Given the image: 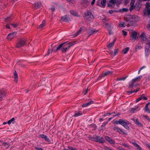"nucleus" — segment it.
I'll return each mask as SVG.
<instances>
[{"label": "nucleus", "mask_w": 150, "mask_h": 150, "mask_svg": "<svg viewBox=\"0 0 150 150\" xmlns=\"http://www.w3.org/2000/svg\"><path fill=\"white\" fill-rule=\"evenodd\" d=\"M75 44V42H71L68 43L67 42L61 43L57 47L56 50L49 48L45 56L48 55L53 52H57L61 50L62 53L66 52L71 47Z\"/></svg>", "instance_id": "obj_1"}, {"label": "nucleus", "mask_w": 150, "mask_h": 150, "mask_svg": "<svg viewBox=\"0 0 150 150\" xmlns=\"http://www.w3.org/2000/svg\"><path fill=\"white\" fill-rule=\"evenodd\" d=\"M140 19L139 17L135 15H128L126 17V21L129 26L133 25L134 23L139 21Z\"/></svg>", "instance_id": "obj_2"}, {"label": "nucleus", "mask_w": 150, "mask_h": 150, "mask_svg": "<svg viewBox=\"0 0 150 150\" xmlns=\"http://www.w3.org/2000/svg\"><path fill=\"white\" fill-rule=\"evenodd\" d=\"M116 124H120L123 126L125 129L129 130V127L128 126V125L129 124V122L126 120L120 119L118 121H117L116 122Z\"/></svg>", "instance_id": "obj_3"}, {"label": "nucleus", "mask_w": 150, "mask_h": 150, "mask_svg": "<svg viewBox=\"0 0 150 150\" xmlns=\"http://www.w3.org/2000/svg\"><path fill=\"white\" fill-rule=\"evenodd\" d=\"M84 17L88 21L94 18V16L92 13L90 11H87L84 13Z\"/></svg>", "instance_id": "obj_4"}, {"label": "nucleus", "mask_w": 150, "mask_h": 150, "mask_svg": "<svg viewBox=\"0 0 150 150\" xmlns=\"http://www.w3.org/2000/svg\"><path fill=\"white\" fill-rule=\"evenodd\" d=\"M26 40L25 39H20L17 43L16 47L18 48H21L26 44Z\"/></svg>", "instance_id": "obj_5"}, {"label": "nucleus", "mask_w": 150, "mask_h": 150, "mask_svg": "<svg viewBox=\"0 0 150 150\" xmlns=\"http://www.w3.org/2000/svg\"><path fill=\"white\" fill-rule=\"evenodd\" d=\"M93 140L96 142H99L102 144L103 143L105 142L104 138L97 135L93 136Z\"/></svg>", "instance_id": "obj_6"}, {"label": "nucleus", "mask_w": 150, "mask_h": 150, "mask_svg": "<svg viewBox=\"0 0 150 150\" xmlns=\"http://www.w3.org/2000/svg\"><path fill=\"white\" fill-rule=\"evenodd\" d=\"M116 3V0H110L107 3V4L108 6L110 8H112L114 7Z\"/></svg>", "instance_id": "obj_7"}, {"label": "nucleus", "mask_w": 150, "mask_h": 150, "mask_svg": "<svg viewBox=\"0 0 150 150\" xmlns=\"http://www.w3.org/2000/svg\"><path fill=\"white\" fill-rule=\"evenodd\" d=\"M146 45L145 47V53L146 56L147 57L148 55V52L149 49L150 48V43L148 41H147Z\"/></svg>", "instance_id": "obj_8"}, {"label": "nucleus", "mask_w": 150, "mask_h": 150, "mask_svg": "<svg viewBox=\"0 0 150 150\" xmlns=\"http://www.w3.org/2000/svg\"><path fill=\"white\" fill-rule=\"evenodd\" d=\"M146 9L145 10L144 13L149 15H150V3H147L146 5Z\"/></svg>", "instance_id": "obj_9"}, {"label": "nucleus", "mask_w": 150, "mask_h": 150, "mask_svg": "<svg viewBox=\"0 0 150 150\" xmlns=\"http://www.w3.org/2000/svg\"><path fill=\"white\" fill-rule=\"evenodd\" d=\"M138 84L133 80L132 79L129 83V88H133L136 87Z\"/></svg>", "instance_id": "obj_10"}, {"label": "nucleus", "mask_w": 150, "mask_h": 150, "mask_svg": "<svg viewBox=\"0 0 150 150\" xmlns=\"http://www.w3.org/2000/svg\"><path fill=\"white\" fill-rule=\"evenodd\" d=\"M16 32H14L10 33L7 36V38L8 40H10L13 38L14 36L16 35Z\"/></svg>", "instance_id": "obj_11"}, {"label": "nucleus", "mask_w": 150, "mask_h": 150, "mask_svg": "<svg viewBox=\"0 0 150 150\" xmlns=\"http://www.w3.org/2000/svg\"><path fill=\"white\" fill-rule=\"evenodd\" d=\"M98 31L92 28H90L88 31V33L90 35L96 33Z\"/></svg>", "instance_id": "obj_12"}, {"label": "nucleus", "mask_w": 150, "mask_h": 150, "mask_svg": "<svg viewBox=\"0 0 150 150\" xmlns=\"http://www.w3.org/2000/svg\"><path fill=\"white\" fill-rule=\"evenodd\" d=\"M6 94V91L4 89L0 90V100H2Z\"/></svg>", "instance_id": "obj_13"}, {"label": "nucleus", "mask_w": 150, "mask_h": 150, "mask_svg": "<svg viewBox=\"0 0 150 150\" xmlns=\"http://www.w3.org/2000/svg\"><path fill=\"white\" fill-rule=\"evenodd\" d=\"M137 33L136 32H133L130 36V38L133 42H134L136 40L137 37Z\"/></svg>", "instance_id": "obj_14"}, {"label": "nucleus", "mask_w": 150, "mask_h": 150, "mask_svg": "<svg viewBox=\"0 0 150 150\" xmlns=\"http://www.w3.org/2000/svg\"><path fill=\"white\" fill-rule=\"evenodd\" d=\"M140 37L142 38V40L145 41L146 43H147V41L149 42V39L147 38L144 34L142 33L140 35Z\"/></svg>", "instance_id": "obj_15"}, {"label": "nucleus", "mask_w": 150, "mask_h": 150, "mask_svg": "<svg viewBox=\"0 0 150 150\" xmlns=\"http://www.w3.org/2000/svg\"><path fill=\"white\" fill-rule=\"evenodd\" d=\"M105 139L108 141L110 144H114L115 141L112 140V139L109 137L107 136H105L104 137Z\"/></svg>", "instance_id": "obj_16"}, {"label": "nucleus", "mask_w": 150, "mask_h": 150, "mask_svg": "<svg viewBox=\"0 0 150 150\" xmlns=\"http://www.w3.org/2000/svg\"><path fill=\"white\" fill-rule=\"evenodd\" d=\"M134 120L135 124L139 127H143V124L139 121V120L137 118L134 119Z\"/></svg>", "instance_id": "obj_17"}, {"label": "nucleus", "mask_w": 150, "mask_h": 150, "mask_svg": "<svg viewBox=\"0 0 150 150\" xmlns=\"http://www.w3.org/2000/svg\"><path fill=\"white\" fill-rule=\"evenodd\" d=\"M61 20L63 21L68 22L69 20V16L67 15H66L62 17Z\"/></svg>", "instance_id": "obj_18"}, {"label": "nucleus", "mask_w": 150, "mask_h": 150, "mask_svg": "<svg viewBox=\"0 0 150 150\" xmlns=\"http://www.w3.org/2000/svg\"><path fill=\"white\" fill-rule=\"evenodd\" d=\"M116 41V39H115L112 42L107 45V46L109 49H110L111 48L114 46L115 43Z\"/></svg>", "instance_id": "obj_19"}, {"label": "nucleus", "mask_w": 150, "mask_h": 150, "mask_svg": "<svg viewBox=\"0 0 150 150\" xmlns=\"http://www.w3.org/2000/svg\"><path fill=\"white\" fill-rule=\"evenodd\" d=\"M119 133L120 134H123V135H127V132L125 131V130H124L120 128Z\"/></svg>", "instance_id": "obj_20"}, {"label": "nucleus", "mask_w": 150, "mask_h": 150, "mask_svg": "<svg viewBox=\"0 0 150 150\" xmlns=\"http://www.w3.org/2000/svg\"><path fill=\"white\" fill-rule=\"evenodd\" d=\"M93 101L92 100H91L89 102H88L83 104L82 105V107H85L87 106H88V105H90L91 104H92L93 103Z\"/></svg>", "instance_id": "obj_21"}, {"label": "nucleus", "mask_w": 150, "mask_h": 150, "mask_svg": "<svg viewBox=\"0 0 150 150\" xmlns=\"http://www.w3.org/2000/svg\"><path fill=\"white\" fill-rule=\"evenodd\" d=\"M138 108V107H136L135 108H131L130 109V111L131 113H134L137 111Z\"/></svg>", "instance_id": "obj_22"}, {"label": "nucleus", "mask_w": 150, "mask_h": 150, "mask_svg": "<svg viewBox=\"0 0 150 150\" xmlns=\"http://www.w3.org/2000/svg\"><path fill=\"white\" fill-rule=\"evenodd\" d=\"M83 113L81 111H76L75 112V114L74 115V116L75 117H76L81 115Z\"/></svg>", "instance_id": "obj_23"}, {"label": "nucleus", "mask_w": 150, "mask_h": 150, "mask_svg": "<svg viewBox=\"0 0 150 150\" xmlns=\"http://www.w3.org/2000/svg\"><path fill=\"white\" fill-rule=\"evenodd\" d=\"M112 74V72L110 71H107L105 72L104 74H103L102 77L107 76L108 75L111 74Z\"/></svg>", "instance_id": "obj_24"}, {"label": "nucleus", "mask_w": 150, "mask_h": 150, "mask_svg": "<svg viewBox=\"0 0 150 150\" xmlns=\"http://www.w3.org/2000/svg\"><path fill=\"white\" fill-rule=\"evenodd\" d=\"M141 7L140 5L139 4H136L134 6V9L137 11L139 10Z\"/></svg>", "instance_id": "obj_25"}, {"label": "nucleus", "mask_w": 150, "mask_h": 150, "mask_svg": "<svg viewBox=\"0 0 150 150\" xmlns=\"http://www.w3.org/2000/svg\"><path fill=\"white\" fill-rule=\"evenodd\" d=\"M41 6V4L40 2H38L35 5V9L39 8Z\"/></svg>", "instance_id": "obj_26"}, {"label": "nucleus", "mask_w": 150, "mask_h": 150, "mask_svg": "<svg viewBox=\"0 0 150 150\" xmlns=\"http://www.w3.org/2000/svg\"><path fill=\"white\" fill-rule=\"evenodd\" d=\"M142 77V76H139L137 77L134 78L132 79L136 83H137V82L139 81L141 79Z\"/></svg>", "instance_id": "obj_27"}, {"label": "nucleus", "mask_w": 150, "mask_h": 150, "mask_svg": "<svg viewBox=\"0 0 150 150\" xmlns=\"http://www.w3.org/2000/svg\"><path fill=\"white\" fill-rule=\"evenodd\" d=\"M14 78L15 79L14 81L16 82V83H17L18 81V74L16 71H15L14 72Z\"/></svg>", "instance_id": "obj_28"}, {"label": "nucleus", "mask_w": 150, "mask_h": 150, "mask_svg": "<svg viewBox=\"0 0 150 150\" xmlns=\"http://www.w3.org/2000/svg\"><path fill=\"white\" fill-rule=\"evenodd\" d=\"M83 28L81 27L79 31H77L76 33L74 34V37H76L79 35L81 33V32L82 31Z\"/></svg>", "instance_id": "obj_29"}, {"label": "nucleus", "mask_w": 150, "mask_h": 150, "mask_svg": "<svg viewBox=\"0 0 150 150\" xmlns=\"http://www.w3.org/2000/svg\"><path fill=\"white\" fill-rule=\"evenodd\" d=\"M71 14L75 16H78V14L77 13L73 10H71L70 11Z\"/></svg>", "instance_id": "obj_30"}, {"label": "nucleus", "mask_w": 150, "mask_h": 150, "mask_svg": "<svg viewBox=\"0 0 150 150\" xmlns=\"http://www.w3.org/2000/svg\"><path fill=\"white\" fill-rule=\"evenodd\" d=\"M15 118H14L13 117V118H12V119H11V120H9L8 121L7 123L9 125H10L11 123H12L13 124H14L15 123Z\"/></svg>", "instance_id": "obj_31"}, {"label": "nucleus", "mask_w": 150, "mask_h": 150, "mask_svg": "<svg viewBox=\"0 0 150 150\" xmlns=\"http://www.w3.org/2000/svg\"><path fill=\"white\" fill-rule=\"evenodd\" d=\"M120 128L118 127L115 126L112 128V129L114 131H116V132L119 133Z\"/></svg>", "instance_id": "obj_32"}, {"label": "nucleus", "mask_w": 150, "mask_h": 150, "mask_svg": "<svg viewBox=\"0 0 150 150\" xmlns=\"http://www.w3.org/2000/svg\"><path fill=\"white\" fill-rule=\"evenodd\" d=\"M128 11V9L123 8L120 9L118 11L121 13H123L124 12H127Z\"/></svg>", "instance_id": "obj_33"}, {"label": "nucleus", "mask_w": 150, "mask_h": 150, "mask_svg": "<svg viewBox=\"0 0 150 150\" xmlns=\"http://www.w3.org/2000/svg\"><path fill=\"white\" fill-rule=\"evenodd\" d=\"M106 3V1L105 0H102L101 1V4L102 5V7L104 8L105 6Z\"/></svg>", "instance_id": "obj_34"}, {"label": "nucleus", "mask_w": 150, "mask_h": 150, "mask_svg": "<svg viewBox=\"0 0 150 150\" xmlns=\"http://www.w3.org/2000/svg\"><path fill=\"white\" fill-rule=\"evenodd\" d=\"M120 23L119 25L120 27L123 28L125 27L126 26V24L124 22L122 21H120Z\"/></svg>", "instance_id": "obj_35"}, {"label": "nucleus", "mask_w": 150, "mask_h": 150, "mask_svg": "<svg viewBox=\"0 0 150 150\" xmlns=\"http://www.w3.org/2000/svg\"><path fill=\"white\" fill-rule=\"evenodd\" d=\"M129 50V48L128 47H126L123 50V54H126L127 52Z\"/></svg>", "instance_id": "obj_36"}, {"label": "nucleus", "mask_w": 150, "mask_h": 150, "mask_svg": "<svg viewBox=\"0 0 150 150\" xmlns=\"http://www.w3.org/2000/svg\"><path fill=\"white\" fill-rule=\"evenodd\" d=\"M150 104V102L149 103L147 104L146 105L145 107H144V110L146 112H147V111L149 110V108H148V105Z\"/></svg>", "instance_id": "obj_37"}, {"label": "nucleus", "mask_w": 150, "mask_h": 150, "mask_svg": "<svg viewBox=\"0 0 150 150\" xmlns=\"http://www.w3.org/2000/svg\"><path fill=\"white\" fill-rule=\"evenodd\" d=\"M12 20V19L10 17H8L6 18L5 21L7 23H9Z\"/></svg>", "instance_id": "obj_38"}, {"label": "nucleus", "mask_w": 150, "mask_h": 150, "mask_svg": "<svg viewBox=\"0 0 150 150\" xmlns=\"http://www.w3.org/2000/svg\"><path fill=\"white\" fill-rule=\"evenodd\" d=\"M45 25V21H43L42 23L40 24L39 26V28L40 29L42 28Z\"/></svg>", "instance_id": "obj_39"}, {"label": "nucleus", "mask_w": 150, "mask_h": 150, "mask_svg": "<svg viewBox=\"0 0 150 150\" xmlns=\"http://www.w3.org/2000/svg\"><path fill=\"white\" fill-rule=\"evenodd\" d=\"M131 6L129 8L130 11H132L134 8V4H131L130 3Z\"/></svg>", "instance_id": "obj_40"}, {"label": "nucleus", "mask_w": 150, "mask_h": 150, "mask_svg": "<svg viewBox=\"0 0 150 150\" xmlns=\"http://www.w3.org/2000/svg\"><path fill=\"white\" fill-rule=\"evenodd\" d=\"M112 27L110 26V27L108 29V32L109 33V34L110 35H111L112 34V33L111 32V30H112Z\"/></svg>", "instance_id": "obj_41"}, {"label": "nucleus", "mask_w": 150, "mask_h": 150, "mask_svg": "<svg viewBox=\"0 0 150 150\" xmlns=\"http://www.w3.org/2000/svg\"><path fill=\"white\" fill-rule=\"evenodd\" d=\"M115 12H118L117 11L114 10H110L109 11L108 13L110 14H112Z\"/></svg>", "instance_id": "obj_42"}, {"label": "nucleus", "mask_w": 150, "mask_h": 150, "mask_svg": "<svg viewBox=\"0 0 150 150\" xmlns=\"http://www.w3.org/2000/svg\"><path fill=\"white\" fill-rule=\"evenodd\" d=\"M142 99H143L144 100H147V98L145 96V95L144 94H142L141 96Z\"/></svg>", "instance_id": "obj_43"}, {"label": "nucleus", "mask_w": 150, "mask_h": 150, "mask_svg": "<svg viewBox=\"0 0 150 150\" xmlns=\"http://www.w3.org/2000/svg\"><path fill=\"white\" fill-rule=\"evenodd\" d=\"M3 145L4 146H6V145H7V146L6 147V148H8L9 147V146H10V145H8V144L6 142H4L3 143Z\"/></svg>", "instance_id": "obj_44"}, {"label": "nucleus", "mask_w": 150, "mask_h": 150, "mask_svg": "<svg viewBox=\"0 0 150 150\" xmlns=\"http://www.w3.org/2000/svg\"><path fill=\"white\" fill-rule=\"evenodd\" d=\"M11 25H12L14 28H16L18 25V24L17 23L16 24L13 23L11 24Z\"/></svg>", "instance_id": "obj_45"}, {"label": "nucleus", "mask_w": 150, "mask_h": 150, "mask_svg": "<svg viewBox=\"0 0 150 150\" xmlns=\"http://www.w3.org/2000/svg\"><path fill=\"white\" fill-rule=\"evenodd\" d=\"M142 48V47L140 45H137L135 47L136 49H139Z\"/></svg>", "instance_id": "obj_46"}, {"label": "nucleus", "mask_w": 150, "mask_h": 150, "mask_svg": "<svg viewBox=\"0 0 150 150\" xmlns=\"http://www.w3.org/2000/svg\"><path fill=\"white\" fill-rule=\"evenodd\" d=\"M45 139L46 141L48 142H50V140L48 137L46 136L45 138Z\"/></svg>", "instance_id": "obj_47"}, {"label": "nucleus", "mask_w": 150, "mask_h": 150, "mask_svg": "<svg viewBox=\"0 0 150 150\" xmlns=\"http://www.w3.org/2000/svg\"><path fill=\"white\" fill-rule=\"evenodd\" d=\"M81 2L82 3L86 4H87L88 2V0H81Z\"/></svg>", "instance_id": "obj_48"}, {"label": "nucleus", "mask_w": 150, "mask_h": 150, "mask_svg": "<svg viewBox=\"0 0 150 150\" xmlns=\"http://www.w3.org/2000/svg\"><path fill=\"white\" fill-rule=\"evenodd\" d=\"M118 49H117L116 50H115V52H114V55H115L118 53Z\"/></svg>", "instance_id": "obj_49"}, {"label": "nucleus", "mask_w": 150, "mask_h": 150, "mask_svg": "<svg viewBox=\"0 0 150 150\" xmlns=\"http://www.w3.org/2000/svg\"><path fill=\"white\" fill-rule=\"evenodd\" d=\"M91 127H93L95 128H96V126L94 124H91L89 125Z\"/></svg>", "instance_id": "obj_50"}, {"label": "nucleus", "mask_w": 150, "mask_h": 150, "mask_svg": "<svg viewBox=\"0 0 150 150\" xmlns=\"http://www.w3.org/2000/svg\"><path fill=\"white\" fill-rule=\"evenodd\" d=\"M123 35L125 36H126L127 34V33L126 31H125L124 30H123L122 31Z\"/></svg>", "instance_id": "obj_51"}, {"label": "nucleus", "mask_w": 150, "mask_h": 150, "mask_svg": "<svg viewBox=\"0 0 150 150\" xmlns=\"http://www.w3.org/2000/svg\"><path fill=\"white\" fill-rule=\"evenodd\" d=\"M104 148L105 150H112V149H110L109 147H108L106 146H104Z\"/></svg>", "instance_id": "obj_52"}, {"label": "nucleus", "mask_w": 150, "mask_h": 150, "mask_svg": "<svg viewBox=\"0 0 150 150\" xmlns=\"http://www.w3.org/2000/svg\"><path fill=\"white\" fill-rule=\"evenodd\" d=\"M132 143L134 146L136 147H137L139 145L135 142H133Z\"/></svg>", "instance_id": "obj_53"}, {"label": "nucleus", "mask_w": 150, "mask_h": 150, "mask_svg": "<svg viewBox=\"0 0 150 150\" xmlns=\"http://www.w3.org/2000/svg\"><path fill=\"white\" fill-rule=\"evenodd\" d=\"M142 99V98L141 96L139 98H138L137 99V100H136V102H138V101H139Z\"/></svg>", "instance_id": "obj_54"}, {"label": "nucleus", "mask_w": 150, "mask_h": 150, "mask_svg": "<svg viewBox=\"0 0 150 150\" xmlns=\"http://www.w3.org/2000/svg\"><path fill=\"white\" fill-rule=\"evenodd\" d=\"M51 10L52 11H54L55 10V8L54 6H52V7L51 8Z\"/></svg>", "instance_id": "obj_55"}, {"label": "nucleus", "mask_w": 150, "mask_h": 150, "mask_svg": "<svg viewBox=\"0 0 150 150\" xmlns=\"http://www.w3.org/2000/svg\"><path fill=\"white\" fill-rule=\"evenodd\" d=\"M137 147V150H142L141 147L139 145Z\"/></svg>", "instance_id": "obj_56"}, {"label": "nucleus", "mask_w": 150, "mask_h": 150, "mask_svg": "<svg viewBox=\"0 0 150 150\" xmlns=\"http://www.w3.org/2000/svg\"><path fill=\"white\" fill-rule=\"evenodd\" d=\"M144 118L147 119L148 120L150 121V118L147 115H145L144 116Z\"/></svg>", "instance_id": "obj_57"}, {"label": "nucleus", "mask_w": 150, "mask_h": 150, "mask_svg": "<svg viewBox=\"0 0 150 150\" xmlns=\"http://www.w3.org/2000/svg\"><path fill=\"white\" fill-rule=\"evenodd\" d=\"M46 136L45 135V134H43L41 135H40V137L42 138H44L45 139V137H46Z\"/></svg>", "instance_id": "obj_58"}, {"label": "nucleus", "mask_w": 150, "mask_h": 150, "mask_svg": "<svg viewBox=\"0 0 150 150\" xmlns=\"http://www.w3.org/2000/svg\"><path fill=\"white\" fill-rule=\"evenodd\" d=\"M127 92V93H134L135 91H134H134H128Z\"/></svg>", "instance_id": "obj_59"}, {"label": "nucleus", "mask_w": 150, "mask_h": 150, "mask_svg": "<svg viewBox=\"0 0 150 150\" xmlns=\"http://www.w3.org/2000/svg\"><path fill=\"white\" fill-rule=\"evenodd\" d=\"M146 146L148 148L149 150H150V144H146Z\"/></svg>", "instance_id": "obj_60"}, {"label": "nucleus", "mask_w": 150, "mask_h": 150, "mask_svg": "<svg viewBox=\"0 0 150 150\" xmlns=\"http://www.w3.org/2000/svg\"><path fill=\"white\" fill-rule=\"evenodd\" d=\"M135 1V0H131V2L130 3L131 4H134Z\"/></svg>", "instance_id": "obj_61"}, {"label": "nucleus", "mask_w": 150, "mask_h": 150, "mask_svg": "<svg viewBox=\"0 0 150 150\" xmlns=\"http://www.w3.org/2000/svg\"><path fill=\"white\" fill-rule=\"evenodd\" d=\"M146 27L149 30H150V24H148V25Z\"/></svg>", "instance_id": "obj_62"}, {"label": "nucleus", "mask_w": 150, "mask_h": 150, "mask_svg": "<svg viewBox=\"0 0 150 150\" xmlns=\"http://www.w3.org/2000/svg\"><path fill=\"white\" fill-rule=\"evenodd\" d=\"M96 0H93L91 2V4L93 5L95 2Z\"/></svg>", "instance_id": "obj_63"}, {"label": "nucleus", "mask_w": 150, "mask_h": 150, "mask_svg": "<svg viewBox=\"0 0 150 150\" xmlns=\"http://www.w3.org/2000/svg\"><path fill=\"white\" fill-rule=\"evenodd\" d=\"M35 148L37 150H43V149L42 148H40L35 147Z\"/></svg>", "instance_id": "obj_64"}]
</instances>
